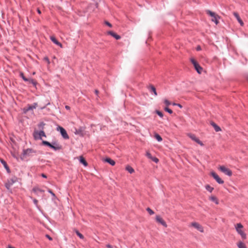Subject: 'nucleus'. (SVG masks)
I'll return each mask as SVG.
<instances>
[{
	"label": "nucleus",
	"mask_w": 248,
	"mask_h": 248,
	"mask_svg": "<svg viewBox=\"0 0 248 248\" xmlns=\"http://www.w3.org/2000/svg\"><path fill=\"white\" fill-rule=\"evenodd\" d=\"M243 225L241 223H237L235 225L236 232L239 234L243 239H246L247 238L246 234L243 231Z\"/></svg>",
	"instance_id": "obj_1"
},
{
	"label": "nucleus",
	"mask_w": 248,
	"mask_h": 248,
	"mask_svg": "<svg viewBox=\"0 0 248 248\" xmlns=\"http://www.w3.org/2000/svg\"><path fill=\"white\" fill-rule=\"evenodd\" d=\"M33 136L35 140H42V137H46L45 132L42 130L40 131H35Z\"/></svg>",
	"instance_id": "obj_2"
},
{
	"label": "nucleus",
	"mask_w": 248,
	"mask_h": 248,
	"mask_svg": "<svg viewBox=\"0 0 248 248\" xmlns=\"http://www.w3.org/2000/svg\"><path fill=\"white\" fill-rule=\"evenodd\" d=\"M191 63L193 64L195 69L199 74H201L202 71V68L199 65V64L193 58L190 59Z\"/></svg>",
	"instance_id": "obj_3"
},
{
	"label": "nucleus",
	"mask_w": 248,
	"mask_h": 248,
	"mask_svg": "<svg viewBox=\"0 0 248 248\" xmlns=\"http://www.w3.org/2000/svg\"><path fill=\"white\" fill-rule=\"evenodd\" d=\"M57 130L60 132L62 137L64 139H69V136L66 132V131L62 127L58 126L57 127Z\"/></svg>",
	"instance_id": "obj_4"
},
{
	"label": "nucleus",
	"mask_w": 248,
	"mask_h": 248,
	"mask_svg": "<svg viewBox=\"0 0 248 248\" xmlns=\"http://www.w3.org/2000/svg\"><path fill=\"white\" fill-rule=\"evenodd\" d=\"M37 106V104L36 103H34L31 105H28L27 107L24 108L23 109L24 113L26 114L28 111H30V110H32L34 109H35L36 108Z\"/></svg>",
	"instance_id": "obj_5"
},
{
	"label": "nucleus",
	"mask_w": 248,
	"mask_h": 248,
	"mask_svg": "<svg viewBox=\"0 0 248 248\" xmlns=\"http://www.w3.org/2000/svg\"><path fill=\"white\" fill-rule=\"evenodd\" d=\"M219 170L224 173L225 174L231 176L232 175V171L229 169L226 168L224 166H220L219 167Z\"/></svg>",
	"instance_id": "obj_6"
},
{
	"label": "nucleus",
	"mask_w": 248,
	"mask_h": 248,
	"mask_svg": "<svg viewBox=\"0 0 248 248\" xmlns=\"http://www.w3.org/2000/svg\"><path fill=\"white\" fill-rule=\"evenodd\" d=\"M17 181L16 177H13L10 180H8L7 182L5 184V186L7 189H10L11 186Z\"/></svg>",
	"instance_id": "obj_7"
},
{
	"label": "nucleus",
	"mask_w": 248,
	"mask_h": 248,
	"mask_svg": "<svg viewBox=\"0 0 248 248\" xmlns=\"http://www.w3.org/2000/svg\"><path fill=\"white\" fill-rule=\"evenodd\" d=\"M211 176L216 180V181L219 184L224 183V181L218 176V175L215 172H211Z\"/></svg>",
	"instance_id": "obj_8"
},
{
	"label": "nucleus",
	"mask_w": 248,
	"mask_h": 248,
	"mask_svg": "<svg viewBox=\"0 0 248 248\" xmlns=\"http://www.w3.org/2000/svg\"><path fill=\"white\" fill-rule=\"evenodd\" d=\"M188 135L191 140L195 141L197 143L199 144L201 146L203 145L202 142L199 139H198L194 134H189Z\"/></svg>",
	"instance_id": "obj_9"
},
{
	"label": "nucleus",
	"mask_w": 248,
	"mask_h": 248,
	"mask_svg": "<svg viewBox=\"0 0 248 248\" xmlns=\"http://www.w3.org/2000/svg\"><path fill=\"white\" fill-rule=\"evenodd\" d=\"M191 225L197 229L198 231H199L200 232H203V227L198 223L194 222H192L191 224Z\"/></svg>",
	"instance_id": "obj_10"
},
{
	"label": "nucleus",
	"mask_w": 248,
	"mask_h": 248,
	"mask_svg": "<svg viewBox=\"0 0 248 248\" xmlns=\"http://www.w3.org/2000/svg\"><path fill=\"white\" fill-rule=\"evenodd\" d=\"M36 153V151L31 148H28L23 150V155H31L32 154Z\"/></svg>",
	"instance_id": "obj_11"
},
{
	"label": "nucleus",
	"mask_w": 248,
	"mask_h": 248,
	"mask_svg": "<svg viewBox=\"0 0 248 248\" xmlns=\"http://www.w3.org/2000/svg\"><path fill=\"white\" fill-rule=\"evenodd\" d=\"M155 219L157 222L160 223L165 227H167V225L165 221L159 216H156L155 217Z\"/></svg>",
	"instance_id": "obj_12"
},
{
	"label": "nucleus",
	"mask_w": 248,
	"mask_h": 248,
	"mask_svg": "<svg viewBox=\"0 0 248 248\" xmlns=\"http://www.w3.org/2000/svg\"><path fill=\"white\" fill-rule=\"evenodd\" d=\"M50 39L51 40V41L56 45L60 46L61 47H62V46L61 43H60L56 39V38L53 36H50Z\"/></svg>",
	"instance_id": "obj_13"
},
{
	"label": "nucleus",
	"mask_w": 248,
	"mask_h": 248,
	"mask_svg": "<svg viewBox=\"0 0 248 248\" xmlns=\"http://www.w3.org/2000/svg\"><path fill=\"white\" fill-rule=\"evenodd\" d=\"M233 15L234 16V17L236 18L237 20L239 23L240 25L243 26L244 25V23L242 19L240 18L238 14L236 12H233Z\"/></svg>",
	"instance_id": "obj_14"
},
{
	"label": "nucleus",
	"mask_w": 248,
	"mask_h": 248,
	"mask_svg": "<svg viewBox=\"0 0 248 248\" xmlns=\"http://www.w3.org/2000/svg\"><path fill=\"white\" fill-rule=\"evenodd\" d=\"M107 33L113 37L116 40H119L121 38V36L120 35L117 34L113 31H108Z\"/></svg>",
	"instance_id": "obj_15"
},
{
	"label": "nucleus",
	"mask_w": 248,
	"mask_h": 248,
	"mask_svg": "<svg viewBox=\"0 0 248 248\" xmlns=\"http://www.w3.org/2000/svg\"><path fill=\"white\" fill-rule=\"evenodd\" d=\"M148 88L150 92L153 93L155 96H156L157 95L156 89L154 86L150 85Z\"/></svg>",
	"instance_id": "obj_16"
},
{
	"label": "nucleus",
	"mask_w": 248,
	"mask_h": 248,
	"mask_svg": "<svg viewBox=\"0 0 248 248\" xmlns=\"http://www.w3.org/2000/svg\"><path fill=\"white\" fill-rule=\"evenodd\" d=\"M211 125L214 127L215 130L216 132H219L221 131V128L215 123L212 122Z\"/></svg>",
	"instance_id": "obj_17"
},
{
	"label": "nucleus",
	"mask_w": 248,
	"mask_h": 248,
	"mask_svg": "<svg viewBox=\"0 0 248 248\" xmlns=\"http://www.w3.org/2000/svg\"><path fill=\"white\" fill-rule=\"evenodd\" d=\"M105 161L112 166H114L115 164V161L110 158H106Z\"/></svg>",
	"instance_id": "obj_18"
},
{
	"label": "nucleus",
	"mask_w": 248,
	"mask_h": 248,
	"mask_svg": "<svg viewBox=\"0 0 248 248\" xmlns=\"http://www.w3.org/2000/svg\"><path fill=\"white\" fill-rule=\"evenodd\" d=\"M79 161L81 163H82L84 166H87L88 164L85 159L82 157H80Z\"/></svg>",
	"instance_id": "obj_19"
},
{
	"label": "nucleus",
	"mask_w": 248,
	"mask_h": 248,
	"mask_svg": "<svg viewBox=\"0 0 248 248\" xmlns=\"http://www.w3.org/2000/svg\"><path fill=\"white\" fill-rule=\"evenodd\" d=\"M125 169L131 174L134 172V170L130 166H127Z\"/></svg>",
	"instance_id": "obj_20"
},
{
	"label": "nucleus",
	"mask_w": 248,
	"mask_h": 248,
	"mask_svg": "<svg viewBox=\"0 0 248 248\" xmlns=\"http://www.w3.org/2000/svg\"><path fill=\"white\" fill-rule=\"evenodd\" d=\"M52 145H53V147L55 148H58V150H60L62 149V146L60 145L59 143H57L56 142H53Z\"/></svg>",
	"instance_id": "obj_21"
},
{
	"label": "nucleus",
	"mask_w": 248,
	"mask_h": 248,
	"mask_svg": "<svg viewBox=\"0 0 248 248\" xmlns=\"http://www.w3.org/2000/svg\"><path fill=\"white\" fill-rule=\"evenodd\" d=\"M210 200L212 201V202H215L216 204H218V202L217 198L215 196H211L210 197Z\"/></svg>",
	"instance_id": "obj_22"
},
{
	"label": "nucleus",
	"mask_w": 248,
	"mask_h": 248,
	"mask_svg": "<svg viewBox=\"0 0 248 248\" xmlns=\"http://www.w3.org/2000/svg\"><path fill=\"white\" fill-rule=\"evenodd\" d=\"M237 246H238V248H247L245 244L242 242H239L237 244Z\"/></svg>",
	"instance_id": "obj_23"
},
{
	"label": "nucleus",
	"mask_w": 248,
	"mask_h": 248,
	"mask_svg": "<svg viewBox=\"0 0 248 248\" xmlns=\"http://www.w3.org/2000/svg\"><path fill=\"white\" fill-rule=\"evenodd\" d=\"M155 138L159 142H160L162 140L161 137L158 134H155Z\"/></svg>",
	"instance_id": "obj_24"
},
{
	"label": "nucleus",
	"mask_w": 248,
	"mask_h": 248,
	"mask_svg": "<svg viewBox=\"0 0 248 248\" xmlns=\"http://www.w3.org/2000/svg\"><path fill=\"white\" fill-rule=\"evenodd\" d=\"M205 189L210 192H212L214 190V188L208 185L205 186Z\"/></svg>",
	"instance_id": "obj_25"
},
{
	"label": "nucleus",
	"mask_w": 248,
	"mask_h": 248,
	"mask_svg": "<svg viewBox=\"0 0 248 248\" xmlns=\"http://www.w3.org/2000/svg\"><path fill=\"white\" fill-rule=\"evenodd\" d=\"M28 82H29V83H31L32 84H33L34 86H36V82L35 80H34L32 78H28Z\"/></svg>",
	"instance_id": "obj_26"
},
{
	"label": "nucleus",
	"mask_w": 248,
	"mask_h": 248,
	"mask_svg": "<svg viewBox=\"0 0 248 248\" xmlns=\"http://www.w3.org/2000/svg\"><path fill=\"white\" fill-rule=\"evenodd\" d=\"M207 14H208L209 15H210L211 16H212V17H214L215 16H216V14L215 13L210 11V10H208L207 11Z\"/></svg>",
	"instance_id": "obj_27"
},
{
	"label": "nucleus",
	"mask_w": 248,
	"mask_h": 248,
	"mask_svg": "<svg viewBox=\"0 0 248 248\" xmlns=\"http://www.w3.org/2000/svg\"><path fill=\"white\" fill-rule=\"evenodd\" d=\"M20 76L23 79L24 81L27 82L28 81V78H26L24 76L22 72L20 73Z\"/></svg>",
	"instance_id": "obj_28"
},
{
	"label": "nucleus",
	"mask_w": 248,
	"mask_h": 248,
	"mask_svg": "<svg viewBox=\"0 0 248 248\" xmlns=\"http://www.w3.org/2000/svg\"><path fill=\"white\" fill-rule=\"evenodd\" d=\"M76 234H77V235L80 238V239H83L84 238V236L81 234L78 231L76 230L75 231Z\"/></svg>",
	"instance_id": "obj_29"
},
{
	"label": "nucleus",
	"mask_w": 248,
	"mask_h": 248,
	"mask_svg": "<svg viewBox=\"0 0 248 248\" xmlns=\"http://www.w3.org/2000/svg\"><path fill=\"white\" fill-rule=\"evenodd\" d=\"M0 161L1 163V164L3 165L4 168H6V167L8 166V165L7 164L6 161H5L3 159H0Z\"/></svg>",
	"instance_id": "obj_30"
},
{
	"label": "nucleus",
	"mask_w": 248,
	"mask_h": 248,
	"mask_svg": "<svg viewBox=\"0 0 248 248\" xmlns=\"http://www.w3.org/2000/svg\"><path fill=\"white\" fill-rule=\"evenodd\" d=\"M146 210L150 215L154 214V212L150 208L148 207Z\"/></svg>",
	"instance_id": "obj_31"
},
{
	"label": "nucleus",
	"mask_w": 248,
	"mask_h": 248,
	"mask_svg": "<svg viewBox=\"0 0 248 248\" xmlns=\"http://www.w3.org/2000/svg\"><path fill=\"white\" fill-rule=\"evenodd\" d=\"M155 112L160 117L162 118L163 117V114L161 111L156 110Z\"/></svg>",
	"instance_id": "obj_32"
},
{
	"label": "nucleus",
	"mask_w": 248,
	"mask_h": 248,
	"mask_svg": "<svg viewBox=\"0 0 248 248\" xmlns=\"http://www.w3.org/2000/svg\"><path fill=\"white\" fill-rule=\"evenodd\" d=\"M212 21L213 22H214L216 24H217L218 22L217 21V17L216 16H215L214 17H213L212 19Z\"/></svg>",
	"instance_id": "obj_33"
},
{
	"label": "nucleus",
	"mask_w": 248,
	"mask_h": 248,
	"mask_svg": "<svg viewBox=\"0 0 248 248\" xmlns=\"http://www.w3.org/2000/svg\"><path fill=\"white\" fill-rule=\"evenodd\" d=\"M44 125H45V124L44 123L42 122L38 124V126L39 128L43 129Z\"/></svg>",
	"instance_id": "obj_34"
},
{
	"label": "nucleus",
	"mask_w": 248,
	"mask_h": 248,
	"mask_svg": "<svg viewBox=\"0 0 248 248\" xmlns=\"http://www.w3.org/2000/svg\"><path fill=\"white\" fill-rule=\"evenodd\" d=\"M164 109L165 111H166L167 112H168V113H169L170 114H171L172 113V111L171 109H170V108H169L168 107H166L164 108Z\"/></svg>",
	"instance_id": "obj_35"
},
{
	"label": "nucleus",
	"mask_w": 248,
	"mask_h": 248,
	"mask_svg": "<svg viewBox=\"0 0 248 248\" xmlns=\"http://www.w3.org/2000/svg\"><path fill=\"white\" fill-rule=\"evenodd\" d=\"M49 147L51 148V149H53L54 151H58V148H55L54 147H53V145H52V143H50V145H49L48 146Z\"/></svg>",
	"instance_id": "obj_36"
},
{
	"label": "nucleus",
	"mask_w": 248,
	"mask_h": 248,
	"mask_svg": "<svg viewBox=\"0 0 248 248\" xmlns=\"http://www.w3.org/2000/svg\"><path fill=\"white\" fill-rule=\"evenodd\" d=\"M42 144L44 145H46V146H48L49 145H50V142H49L47 141L43 140L42 141Z\"/></svg>",
	"instance_id": "obj_37"
},
{
	"label": "nucleus",
	"mask_w": 248,
	"mask_h": 248,
	"mask_svg": "<svg viewBox=\"0 0 248 248\" xmlns=\"http://www.w3.org/2000/svg\"><path fill=\"white\" fill-rule=\"evenodd\" d=\"M151 159L152 160H153L154 162H155V163H157L159 161V160L155 157H152V158H151Z\"/></svg>",
	"instance_id": "obj_38"
},
{
	"label": "nucleus",
	"mask_w": 248,
	"mask_h": 248,
	"mask_svg": "<svg viewBox=\"0 0 248 248\" xmlns=\"http://www.w3.org/2000/svg\"><path fill=\"white\" fill-rule=\"evenodd\" d=\"M164 102L165 104V105L167 106L170 105V102L167 99H165Z\"/></svg>",
	"instance_id": "obj_39"
},
{
	"label": "nucleus",
	"mask_w": 248,
	"mask_h": 248,
	"mask_svg": "<svg viewBox=\"0 0 248 248\" xmlns=\"http://www.w3.org/2000/svg\"><path fill=\"white\" fill-rule=\"evenodd\" d=\"M146 155L150 159H151L152 157V155L148 152H146Z\"/></svg>",
	"instance_id": "obj_40"
},
{
	"label": "nucleus",
	"mask_w": 248,
	"mask_h": 248,
	"mask_svg": "<svg viewBox=\"0 0 248 248\" xmlns=\"http://www.w3.org/2000/svg\"><path fill=\"white\" fill-rule=\"evenodd\" d=\"M47 191H48V192L49 193H50V194H51V195H52V196H53L54 197H55V194H54V193L52 191V190H50V189H48Z\"/></svg>",
	"instance_id": "obj_41"
},
{
	"label": "nucleus",
	"mask_w": 248,
	"mask_h": 248,
	"mask_svg": "<svg viewBox=\"0 0 248 248\" xmlns=\"http://www.w3.org/2000/svg\"><path fill=\"white\" fill-rule=\"evenodd\" d=\"M33 190L34 192H36V191L42 192V191H43V190H41V189H39L38 188H34L33 189Z\"/></svg>",
	"instance_id": "obj_42"
},
{
	"label": "nucleus",
	"mask_w": 248,
	"mask_h": 248,
	"mask_svg": "<svg viewBox=\"0 0 248 248\" xmlns=\"http://www.w3.org/2000/svg\"><path fill=\"white\" fill-rule=\"evenodd\" d=\"M105 24L108 25V27H112V25L109 22H108V21H106L105 22Z\"/></svg>",
	"instance_id": "obj_43"
},
{
	"label": "nucleus",
	"mask_w": 248,
	"mask_h": 248,
	"mask_svg": "<svg viewBox=\"0 0 248 248\" xmlns=\"http://www.w3.org/2000/svg\"><path fill=\"white\" fill-rule=\"evenodd\" d=\"M44 60L47 62V63L49 64L50 63L49 59L47 57H45Z\"/></svg>",
	"instance_id": "obj_44"
},
{
	"label": "nucleus",
	"mask_w": 248,
	"mask_h": 248,
	"mask_svg": "<svg viewBox=\"0 0 248 248\" xmlns=\"http://www.w3.org/2000/svg\"><path fill=\"white\" fill-rule=\"evenodd\" d=\"M33 202L36 205H37L38 201H37L36 199H33Z\"/></svg>",
	"instance_id": "obj_45"
},
{
	"label": "nucleus",
	"mask_w": 248,
	"mask_h": 248,
	"mask_svg": "<svg viewBox=\"0 0 248 248\" xmlns=\"http://www.w3.org/2000/svg\"><path fill=\"white\" fill-rule=\"evenodd\" d=\"M5 169L6 170L8 173H10V169H9L8 166L7 167H6V168H5Z\"/></svg>",
	"instance_id": "obj_46"
},
{
	"label": "nucleus",
	"mask_w": 248,
	"mask_h": 248,
	"mask_svg": "<svg viewBox=\"0 0 248 248\" xmlns=\"http://www.w3.org/2000/svg\"><path fill=\"white\" fill-rule=\"evenodd\" d=\"M106 247L108 248H113L112 246L109 244H108L106 245Z\"/></svg>",
	"instance_id": "obj_47"
},
{
	"label": "nucleus",
	"mask_w": 248,
	"mask_h": 248,
	"mask_svg": "<svg viewBox=\"0 0 248 248\" xmlns=\"http://www.w3.org/2000/svg\"><path fill=\"white\" fill-rule=\"evenodd\" d=\"M46 237L50 240H52V238L48 235H46Z\"/></svg>",
	"instance_id": "obj_48"
},
{
	"label": "nucleus",
	"mask_w": 248,
	"mask_h": 248,
	"mask_svg": "<svg viewBox=\"0 0 248 248\" xmlns=\"http://www.w3.org/2000/svg\"><path fill=\"white\" fill-rule=\"evenodd\" d=\"M196 49H197V50H198V51H199V50H201V46H198L197 47Z\"/></svg>",
	"instance_id": "obj_49"
},
{
	"label": "nucleus",
	"mask_w": 248,
	"mask_h": 248,
	"mask_svg": "<svg viewBox=\"0 0 248 248\" xmlns=\"http://www.w3.org/2000/svg\"><path fill=\"white\" fill-rule=\"evenodd\" d=\"M41 176H42L43 178H46V176L45 174H44V173H42V174H41Z\"/></svg>",
	"instance_id": "obj_50"
},
{
	"label": "nucleus",
	"mask_w": 248,
	"mask_h": 248,
	"mask_svg": "<svg viewBox=\"0 0 248 248\" xmlns=\"http://www.w3.org/2000/svg\"><path fill=\"white\" fill-rule=\"evenodd\" d=\"M177 106H178L180 108H182V106L181 104H177Z\"/></svg>",
	"instance_id": "obj_51"
},
{
	"label": "nucleus",
	"mask_w": 248,
	"mask_h": 248,
	"mask_svg": "<svg viewBox=\"0 0 248 248\" xmlns=\"http://www.w3.org/2000/svg\"><path fill=\"white\" fill-rule=\"evenodd\" d=\"M65 108L67 110L68 109H70V107L68 106H65Z\"/></svg>",
	"instance_id": "obj_52"
},
{
	"label": "nucleus",
	"mask_w": 248,
	"mask_h": 248,
	"mask_svg": "<svg viewBox=\"0 0 248 248\" xmlns=\"http://www.w3.org/2000/svg\"><path fill=\"white\" fill-rule=\"evenodd\" d=\"M37 12L38 14H41V11L39 9H37Z\"/></svg>",
	"instance_id": "obj_53"
},
{
	"label": "nucleus",
	"mask_w": 248,
	"mask_h": 248,
	"mask_svg": "<svg viewBox=\"0 0 248 248\" xmlns=\"http://www.w3.org/2000/svg\"><path fill=\"white\" fill-rule=\"evenodd\" d=\"M7 248H15L14 247H11L10 246H8V247H7Z\"/></svg>",
	"instance_id": "obj_54"
},
{
	"label": "nucleus",
	"mask_w": 248,
	"mask_h": 248,
	"mask_svg": "<svg viewBox=\"0 0 248 248\" xmlns=\"http://www.w3.org/2000/svg\"><path fill=\"white\" fill-rule=\"evenodd\" d=\"M177 104L175 103H173L172 104V105H173V106H177Z\"/></svg>",
	"instance_id": "obj_55"
},
{
	"label": "nucleus",
	"mask_w": 248,
	"mask_h": 248,
	"mask_svg": "<svg viewBox=\"0 0 248 248\" xmlns=\"http://www.w3.org/2000/svg\"><path fill=\"white\" fill-rule=\"evenodd\" d=\"M95 92L96 94H97L98 93V91L97 90H95Z\"/></svg>",
	"instance_id": "obj_56"
},
{
	"label": "nucleus",
	"mask_w": 248,
	"mask_h": 248,
	"mask_svg": "<svg viewBox=\"0 0 248 248\" xmlns=\"http://www.w3.org/2000/svg\"><path fill=\"white\" fill-rule=\"evenodd\" d=\"M248 1V0H247Z\"/></svg>",
	"instance_id": "obj_57"
}]
</instances>
